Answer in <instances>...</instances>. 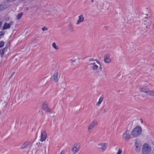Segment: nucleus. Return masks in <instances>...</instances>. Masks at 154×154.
Masks as SVG:
<instances>
[{"label": "nucleus", "mask_w": 154, "mask_h": 154, "mask_svg": "<svg viewBox=\"0 0 154 154\" xmlns=\"http://www.w3.org/2000/svg\"><path fill=\"white\" fill-rule=\"evenodd\" d=\"M142 131L141 127L140 126H137L133 130L131 134L134 137H137L141 134Z\"/></svg>", "instance_id": "1"}, {"label": "nucleus", "mask_w": 154, "mask_h": 154, "mask_svg": "<svg viewBox=\"0 0 154 154\" xmlns=\"http://www.w3.org/2000/svg\"><path fill=\"white\" fill-rule=\"evenodd\" d=\"M151 151L150 146L148 143H145L143 147L142 152L143 154H149Z\"/></svg>", "instance_id": "2"}, {"label": "nucleus", "mask_w": 154, "mask_h": 154, "mask_svg": "<svg viewBox=\"0 0 154 154\" xmlns=\"http://www.w3.org/2000/svg\"><path fill=\"white\" fill-rule=\"evenodd\" d=\"M48 106V102L47 101H45L42 103L41 108L42 110L45 111L46 113L49 112L50 114H51L52 113L51 110L49 108Z\"/></svg>", "instance_id": "3"}, {"label": "nucleus", "mask_w": 154, "mask_h": 154, "mask_svg": "<svg viewBox=\"0 0 154 154\" xmlns=\"http://www.w3.org/2000/svg\"><path fill=\"white\" fill-rule=\"evenodd\" d=\"M79 143H75L72 148V154H75L79 150V147L80 146L79 145Z\"/></svg>", "instance_id": "4"}, {"label": "nucleus", "mask_w": 154, "mask_h": 154, "mask_svg": "<svg viewBox=\"0 0 154 154\" xmlns=\"http://www.w3.org/2000/svg\"><path fill=\"white\" fill-rule=\"evenodd\" d=\"M97 148L100 150L102 149V151H105L106 149L107 146V144L106 143H98L97 145Z\"/></svg>", "instance_id": "5"}, {"label": "nucleus", "mask_w": 154, "mask_h": 154, "mask_svg": "<svg viewBox=\"0 0 154 154\" xmlns=\"http://www.w3.org/2000/svg\"><path fill=\"white\" fill-rule=\"evenodd\" d=\"M47 136V134L46 131L45 130L42 131L41 132V139L40 140L41 142H43L45 140Z\"/></svg>", "instance_id": "6"}, {"label": "nucleus", "mask_w": 154, "mask_h": 154, "mask_svg": "<svg viewBox=\"0 0 154 154\" xmlns=\"http://www.w3.org/2000/svg\"><path fill=\"white\" fill-rule=\"evenodd\" d=\"M130 134L127 131H126L123 134V137L126 140L128 141L130 138Z\"/></svg>", "instance_id": "7"}, {"label": "nucleus", "mask_w": 154, "mask_h": 154, "mask_svg": "<svg viewBox=\"0 0 154 154\" xmlns=\"http://www.w3.org/2000/svg\"><path fill=\"white\" fill-rule=\"evenodd\" d=\"M97 125V122L95 121H93L91 123L88 128V129L90 130L94 128Z\"/></svg>", "instance_id": "8"}, {"label": "nucleus", "mask_w": 154, "mask_h": 154, "mask_svg": "<svg viewBox=\"0 0 154 154\" xmlns=\"http://www.w3.org/2000/svg\"><path fill=\"white\" fill-rule=\"evenodd\" d=\"M104 61L106 63H109L111 62V60L109 58V54H106L105 56Z\"/></svg>", "instance_id": "9"}, {"label": "nucleus", "mask_w": 154, "mask_h": 154, "mask_svg": "<svg viewBox=\"0 0 154 154\" xmlns=\"http://www.w3.org/2000/svg\"><path fill=\"white\" fill-rule=\"evenodd\" d=\"M79 20L77 21L76 24L77 25L83 22L84 20V17L82 14H81L79 17Z\"/></svg>", "instance_id": "10"}, {"label": "nucleus", "mask_w": 154, "mask_h": 154, "mask_svg": "<svg viewBox=\"0 0 154 154\" xmlns=\"http://www.w3.org/2000/svg\"><path fill=\"white\" fill-rule=\"evenodd\" d=\"M148 88L146 86H143L139 88V90L142 92H143L146 93L148 91Z\"/></svg>", "instance_id": "11"}, {"label": "nucleus", "mask_w": 154, "mask_h": 154, "mask_svg": "<svg viewBox=\"0 0 154 154\" xmlns=\"http://www.w3.org/2000/svg\"><path fill=\"white\" fill-rule=\"evenodd\" d=\"M58 73L57 72H56L54 74L53 76H51V78L53 79L54 80L55 82H57L58 81Z\"/></svg>", "instance_id": "12"}, {"label": "nucleus", "mask_w": 154, "mask_h": 154, "mask_svg": "<svg viewBox=\"0 0 154 154\" xmlns=\"http://www.w3.org/2000/svg\"><path fill=\"white\" fill-rule=\"evenodd\" d=\"M38 144H39V145H38V146L39 147V149L41 151H42L43 150L44 148H46L45 147V146H44V143H37V145H38Z\"/></svg>", "instance_id": "13"}, {"label": "nucleus", "mask_w": 154, "mask_h": 154, "mask_svg": "<svg viewBox=\"0 0 154 154\" xmlns=\"http://www.w3.org/2000/svg\"><path fill=\"white\" fill-rule=\"evenodd\" d=\"M11 24L5 23L4 24L3 27V29H6L10 28Z\"/></svg>", "instance_id": "14"}, {"label": "nucleus", "mask_w": 154, "mask_h": 154, "mask_svg": "<svg viewBox=\"0 0 154 154\" xmlns=\"http://www.w3.org/2000/svg\"><path fill=\"white\" fill-rule=\"evenodd\" d=\"M29 142L26 141L22 145L21 149H23L26 148V147L29 145Z\"/></svg>", "instance_id": "15"}, {"label": "nucleus", "mask_w": 154, "mask_h": 154, "mask_svg": "<svg viewBox=\"0 0 154 154\" xmlns=\"http://www.w3.org/2000/svg\"><path fill=\"white\" fill-rule=\"evenodd\" d=\"M135 146L136 147V148L135 149L136 150L137 152H139L141 146L136 143H135Z\"/></svg>", "instance_id": "16"}, {"label": "nucleus", "mask_w": 154, "mask_h": 154, "mask_svg": "<svg viewBox=\"0 0 154 154\" xmlns=\"http://www.w3.org/2000/svg\"><path fill=\"white\" fill-rule=\"evenodd\" d=\"M91 64H92V68L94 70H96L97 69L98 66L95 64V63H91Z\"/></svg>", "instance_id": "17"}, {"label": "nucleus", "mask_w": 154, "mask_h": 154, "mask_svg": "<svg viewBox=\"0 0 154 154\" xmlns=\"http://www.w3.org/2000/svg\"><path fill=\"white\" fill-rule=\"evenodd\" d=\"M147 92L146 94L148 95L154 96V91L153 90L149 91L148 89V91Z\"/></svg>", "instance_id": "18"}, {"label": "nucleus", "mask_w": 154, "mask_h": 154, "mask_svg": "<svg viewBox=\"0 0 154 154\" xmlns=\"http://www.w3.org/2000/svg\"><path fill=\"white\" fill-rule=\"evenodd\" d=\"M5 51H6L5 50L4 48L0 50V53L2 57H3L4 56L5 53Z\"/></svg>", "instance_id": "19"}, {"label": "nucleus", "mask_w": 154, "mask_h": 154, "mask_svg": "<svg viewBox=\"0 0 154 154\" xmlns=\"http://www.w3.org/2000/svg\"><path fill=\"white\" fill-rule=\"evenodd\" d=\"M23 14V12H20L19 14H18L17 16V20H19L20 18H21Z\"/></svg>", "instance_id": "20"}, {"label": "nucleus", "mask_w": 154, "mask_h": 154, "mask_svg": "<svg viewBox=\"0 0 154 154\" xmlns=\"http://www.w3.org/2000/svg\"><path fill=\"white\" fill-rule=\"evenodd\" d=\"M10 42L7 43L4 49H5L6 51H7V49L10 47Z\"/></svg>", "instance_id": "21"}, {"label": "nucleus", "mask_w": 154, "mask_h": 154, "mask_svg": "<svg viewBox=\"0 0 154 154\" xmlns=\"http://www.w3.org/2000/svg\"><path fill=\"white\" fill-rule=\"evenodd\" d=\"M103 97L102 96L99 99L98 102L97 103V104L99 105L102 102L103 100Z\"/></svg>", "instance_id": "22"}, {"label": "nucleus", "mask_w": 154, "mask_h": 154, "mask_svg": "<svg viewBox=\"0 0 154 154\" xmlns=\"http://www.w3.org/2000/svg\"><path fill=\"white\" fill-rule=\"evenodd\" d=\"M4 42L3 41H1L0 42V48H2L4 45Z\"/></svg>", "instance_id": "23"}, {"label": "nucleus", "mask_w": 154, "mask_h": 154, "mask_svg": "<svg viewBox=\"0 0 154 154\" xmlns=\"http://www.w3.org/2000/svg\"><path fill=\"white\" fill-rule=\"evenodd\" d=\"M52 46L54 48L56 49H58V47L56 45V43L54 42L53 43Z\"/></svg>", "instance_id": "24"}, {"label": "nucleus", "mask_w": 154, "mask_h": 154, "mask_svg": "<svg viewBox=\"0 0 154 154\" xmlns=\"http://www.w3.org/2000/svg\"><path fill=\"white\" fill-rule=\"evenodd\" d=\"M69 29L73 31V26L71 24H69Z\"/></svg>", "instance_id": "25"}, {"label": "nucleus", "mask_w": 154, "mask_h": 154, "mask_svg": "<svg viewBox=\"0 0 154 154\" xmlns=\"http://www.w3.org/2000/svg\"><path fill=\"white\" fill-rule=\"evenodd\" d=\"M122 152V150L121 149H119L118 152L116 154H121Z\"/></svg>", "instance_id": "26"}, {"label": "nucleus", "mask_w": 154, "mask_h": 154, "mask_svg": "<svg viewBox=\"0 0 154 154\" xmlns=\"http://www.w3.org/2000/svg\"><path fill=\"white\" fill-rule=\"evenodd\" d=\"M42 30L43 31H44L45 30H48V29L46 27L44 26L42 28Z\"/></svg>", "instance_id": "27"}, {"label": "nucleus", "mask_w": 154, "mask_h": 154, "mask_svg": "<svg viewBox=\"0 0 154 154\" xmlns=\"http://www.w3.org/2000/svg\"><path fill=\"white\" fill-rule=\"evenodd\" d=\"M5 34L4 32L0 31V36L4 35Z\"/></svg>", "instance_id": "28"}, {"label": "nucleus", "mask_w": 154, "mask_h": 154, "mask_svg": "<svg viewBox=\"0 0 154 154\" xmlns=\"http://www.w3.org/2000/svg\"><path fill=\"white\" fill-rule=\"evenodd\" d=\"M15 73L14 72H13L12 73V74H11V75L10 76V77H9V79L11 78L12 77V76L14 75Z\"/></svg>", "instance_id": "29"}, {"label": "nucleus", "mask_w": 154, "mask_h": 154, "mask_svg": "<svg viewBox=\"0 0 154 154\" xmlns=\"http://www.w3.org/2000/svg\"><path fill=\"white\" fill-rule=\"evenodd\" d=\"M3 5H0V10L1 11L3 10H4V9L2 8Z\"/></svg>", "instance_id": "30"}, {"label": "nucleus", "mask_w": 154, "mask_h": 154, "mask_svg": "<svg viewBox=\"0 0 154 154\" xmlns=\"http://www.w3.org/2000/svg\"><path fill=\"white\" fill-rule=\"evenodd\" d=\"M2 22L1 21H0V28L2 27Z\"/></svg>", "instance_id": "31"}, {"label": "nucleus", "mask_w": 154, "mask_h": 154, "mask_svg": "<svg viewBox=\"0 0 154 154\" xmlns=\"http://www.w3.org/2000/svg\"><path fill=\"white\" fill-rule=\"evenodd\" d=\"M99 69H100V70L101 71V69H102V68L101 67V64H100V67Z\"/></svg>", "instance_id": "32"}, {"label": "nucleus", "mask_w": 154, "mask_h": 154, "mask_svg": "<svg viewBox=\"0 0 154 154\" xmlns=\"http://www.w3.org/2000/svg\"><path fill=\"white\" fill-rule=\"evenodd\" d=\"M97 63H98V64H99V65H100V64H101V63H100V61H97Z\"/></svg>", "instance_id": "33"}, {"label": "nucleus", "mask_w": 154, "mask_h": 154, "mask_svg": "<svg viewBox=\"0 0 154 154\" xmlns=\"http://www.w3.org/2000/svg\"><path fill=\"white\" fill-rule=\"evenodd\" d=\"M64 152L63 151H62L60 153V154H64Z\"/></svg>", "instance_id": "34"}, {"label": "nucleus", "mask_w": 154, "mask_h": 154, "mask_svg": "<svg viewBox=\"0 0 154 154\" xmlns=\"http://www.w3.org/2000/svg\"><path fill=\"white\" fill-rule=\"evenodd\" d=\"M104 27L106 29H107L108 28V27L106 26H104Z\"/></svg>", "instance_id": "35"}, {"label": "nucleus", "mask_w": 154, "mask_h": 154, "mask_svg": "<svg viewBox=\"0 0 154 154\" xmlns=\"http://www.w3.org/2000/svg\"><path fill=\"white\" fill-rule=\"evenodd\" d=\"M89 60H90V61H92L93 60V59H90Z\"/></svg>", "instance_id": "36"}, {"label": "nucleus", "mask_w": 154, "mask_h": 154, "mask_svg": "<svg viewBox=\"0 0 154 154\" xmlns=\"http://www.w3.org/2000/svg\"><path fill=\"white\" fill-rule=\"evenodd\" d=\"M141 123H143V119H141Z\"/></svg>", "instance_id": "37"}, {"label": "nucleus", "mask_w": 154, "mask_h": 154, "mask_svg": "<svg viewBox=\"0 0 154 154\" xmlns=\"http://www.w3.org/2000/svg\"><path fill=\"white\" fill-rule=\"evenodd\" d=\"M94 2V0H91V2Z\"/></svg>", "instance_id": "38"}, {"label": "nucleus", "mask_w": 154, "mask_h": 154, "mask_svg": "<svg viewBox=\"0 0 154 154\" xmlns=\"http://www.w3.org/2000/svg\"><path fill=\"white\" fill-rule=\"evenodd\" d=\"M107 111V110H106V109H104V111L105 112H106Z\"/></svg>", "instance_id": "39"}, {"label": "nucleus", "mask_w": 154, "mask_h": 154, "mask_svg": "<svg viewBox=\"0 0 154 154\" xmlns=\"http://www.w3.org/2000/svg\"><path fill=\"white\" fill-rule=\"evenodd\" d=\"M26 9L27 10H28V9H29L27 7L26 8Z\"/></svg>", "instance_id": "40"}, {"label": "nucleus", "mask_w": 154, "mask_h": 154, "mask_svg": "<svg viewBox=\"0 0 154 154\" xmlns=\"http://www.w3.org/2000/svg\"><path fill=\"white\" fill-rule=\"evenodd\" d=\"M144 19H146V17H145V18H144Z\"/></svg>", "instance_id": "41"}, {"label": "nucleus", "mask_w": 154, "mask_h": 154, "mask_svg": "<svg viewBox=\"0 0 154 154\" xmlns=\"http://www.w3.org/2000/svg\"><path fill=\"white\" fill-rule=\"evenodd\" d=\"M144 21H146V19H145V20H144Z\"/></svg>", "instance_id": "42"}, {"label": "nucleus", "mask_w": 154, "mask_h": 154, "mask_svg": "<svg viewBox=\"0 0 154 154\" xmlns=\"http://www.w3.org/2000/svg\"><path fill=\"white\" fill-rule=\"evenodd\" d=\"M144 21H146V19H145V20H144Z\"/></svg>", "instance_id": "43"}]
</instances>
